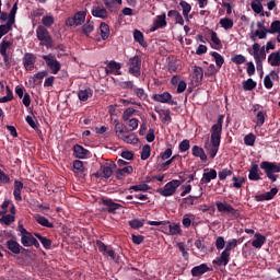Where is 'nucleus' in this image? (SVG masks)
Instances as JSON below:
<instances>
[{
  "instance_id": "obj_1",
  "label": "nucleus",
  "mask_w": 280,
  "mask_h": 280,
  "mask_svg": "<svg viewBox=\"0 0 280 280\" xmlns=\"http://www.w3.org/2000/svg\"><path fill=\"white\" fill-rule=\"evenodd\" d=\"M223 124L224 116L220 115L217 119V122L212 125L210 143H205V149L208 152L210 159H214L218 155V151L220 149V144L222 141V132H223Z\"/></svg>"
},
{
  "instance_id": "obj_2",
  "label": "nucleus",
  "mask_w": 280,
  "mask_h": 280,
  "mask_svg": "<svg viewBox=\"0 0 280 280\" xmlns=\"http://www.w3.org/2000/svg\"><path fill=\"white\" fill-rule=\"evenodd\" d=\"M236 246H237V240L236 238L230 240L225 245V249H223V252L221 253V256L213 259L212 264L214 266H228L231 259V252Z\"/></svg>"
},
{
  "instance_id": "obj_3",
  "label": "nucleus",
  "mask_w": 280,
  "mask_h": 280,
  "mask_svg": "<svg viewBox=\"0 0 280 280\" xmlns=\"http://www.w3.org/2000/svg\"><path fill=\"white\" fill-rule=\"evenodd\" d=\"M36 37L39 40V45L42 47H46L47 49L54 48V37L47 30V27L39 25L36 28Z\"/></svg>"
},
{
  "instance_id": "obj_4",
  "label": "nucleus",
  "mask_w": 280,
  "mask_h": 280,
  "mask_svg": "<svg viewBox=\"0 0 280 280\" xmlns=\"http://www.w3.org/2000/svg\"><path fill=\"white\" fill-rule=\"evenodd\" d=\"M115 132L118 139H122L126 143H139V138H136L133 133H130L124 124L117 122L115 125Z\"/></svg>"
},
{
  "instance_id": "obj_5",
  "label": "nucleus",
  "mask_w": 280,
  "mask_h": 280,
  "mask_svg": "<svg viewBox=\"0 0 280 280\" xmlns=\"http://www.w3.org/2000/svg\"><path fill=\"white\" fill-rule=\"evenodd\" d=\"M260 168L265 171L266 176L270 178L272 183H276L278 178V175H276V173H280V163L262 161V163H260Z\"/></svg>"
},
{
  "instance_id": "obj_6",
  "label": "nucleus",
  "mask_w": 280,
  "mask_h": 280,
  "mask_svg": "<svg viewBox=\"0 0 280 280\" xmlns=\"http://www.w3.org/2000/svg\"><path fill=\"white\" fill-rule=\"evenodd\" d=\"M149 224L151 226H161L162 232H168L170 234H172L173 236L180 234L182 229L179 224H171V222L167 221H149Z\"/></svg>"
},
{
  "instance_id": "obj_7",
  "label": "nucleus",
  "mask_w": 280,
  "mask_h": 280,
  "mask_svg": "<svg viewBox=\"0 0 280 280\" xmlns=\"http://www.w3.org/2000/svg\"><path fill=\"white\" fill-rule=\"evenodd\" d=\"M180 185H182L180 180H178L177 178H174L173 180H170L168 183H166V185L163 186L162 188H158V192L162 197H173V195H175L177 188L180 187Z\"/></svg>"
},
{
  "instance_id": "obj_8",
  "label": "nucleus",
  "mask_w": 280,
  "mask_h": 280,
  "mask_svg": "<svg viewBox=\"0 0 280 280\" xmlns=\"http://www.w3.org/2000/svg\"><path fill=\"white\" fill-rule=\"evenodd\" d=\"M215 207L222 214H231V217L240 218L241 210L234 208V206L230 205L229 202H222L221 200L215 201Z\"/></svg>"
},
{
  "instance_id": "obj_9",
  "label": "nucleus",
  "mask_w": 280,
  "mask_h": 280,
  "mask_svg": "<svg viewBox=\"0 0 280 280\" xmlns=\"http://www.w3.org/2000/svg\"><path fill=\"white\" fill-rule=\"evenodd\" d=\"M43 60H45L48 69H50L51 73L55 75L62 69V66L60 65V61L56 60V56L52 54L43 55Z\"/></svg>"
},
{
  "instance_id": "obj_10",
  "label": "nucleus",
  "mask_w": 280,
  "mask_h": 280,
  "mask_svg": "<svg viewBox=\"0 0 280 280\" xmlns=\"http://www.w3.org/2000/svg\"><path fill=\"white\" fill-rule=\"evenodd\" d=\"M86 21V11H79L73 16L66 20V25L68 27H78Z\"/></svg>"
},
{
  "instance_id": "obj_11",
  "label": "nucleus",
  "mask_w": 280,
  "mask_h": 280,
  "mask_svg": "<svg viewBox=\"0 0 280 280\" xmlns=\"http://www.w3.org/2000/svg\"><path fill=\"white\" fill-rule=\"evenodd\" d=\"M19 10V2H15L11 9V11L8 13V12H2L0 13V21L2 23H10V21L13 20V24L16 23V12Z\"/></svg>"
},
{
  "instance_id": "obj_12",
  "label": "nucleus",
  "mask_w": 280,
  "mask_h": 280,
  "mask_svg": "<svg viewBox=\"0 0 280 280\" xmlns=\"http://www.w3.org/2000/svg\"><path fill=\"white\" fill-rule=\"evenodd\" d=\"M153 100L155 102H161L162 104H171V106H177L178 102L173 100L170 92H163L162 94H153Z\"/></svg>"
},
{
  "instance_id": "obj_13",
  "label": "nucleus",
  "mask_w": 280,
  "mask_h": 280,
  "mask_svg": "<svg viewBox=\"0 0 280 280\" xmlns=\"http://www.w3.org/2000/svg\"><path fill=\"white\" fill-rule=\"evenodd\" d=\"M249 55H252L255 59L256 62V69L257 70H264V63H262V59L259 56V43H254L253 48H247Z\"/></svg>"
},
{
  "instance_id": "obj_14",
  "label": "nucleus",
  "mask_w": 280,
  "mask_h": 280,
  "mask_svg": "<svg viewBox=\"0 0 280 280\" xmlns=\"http://www.w3.org/2000/svg\"><path fill=\"white\" fill-rule=\"evenodd\" d=\"M139 62L140 58L138 55L129 60V72L136 77L141 75V65Z\"/></svg>"
},
{
  "instance_id": "obj_15",
  "label": "nucleus",
  "mask_w": 280,
  "mask_h": 280,
  "mask_svg": "<svg viewBox=\"0 0 280 280\" xmlns=\"http://www.w3.org/2000/svg\"><path fill=\"white\" fill-rule=\"evenodd\" d=\"M121 63L112 60L107 63V66L105 67V73L106 75H110L113 73H115L116 75H121Z\"/></svg>"
},
{
  "instance_id": "obj_16",
  "label": "nucleus",
  "mask_w": 280,
  "mask_h": 280,
  "mask_svg": "<svg viewBox=\"0 0 280 280\" xmlns=\"http://www.w3.org/2000/svg\"><path fill=\"white\" fill-rule=\"evenodd\" d=\"M211 267L207 264H200V265H195V267L191 268L190 273L192 277H201L208 271H211Z\"/></svg>"
},
{
  "instance_id": "obj_17",
  "label": "nucleus",
  "mask_w": 280,
  "mask_h": 280,
  "mask_svg": "<svg viewBox=\"0 0 280 280\" xmlns=\"http://www.w3.org/2000/svg\"><path fill=\"white\" fill-rule=\"evenodd\" d=\"M218 176V171L215 168H205L203 175L200 178L201 185L211 183Z\"/></svg>"
},
{
  "instance_id": "obj_18",
  "label": "nucleus",
  "mask_w": 280,
  "mask_h": 280,
  "mask_svg": "<svg viewBox=\"0 0 280 280\" xmlns=\"http://www.w3.org/2000/svg\"><path fill=\"white\" fill-rule=\"evenodd\" d=\"M23 65L26 71H32L34 69V65H36V56L32 52H26L23 57Z\"/></svg>"
},
{
  "instance_id": "obj_19",
  "label": "nucleus",
  "mask_w": 280,
  "mask_h": 280,
  "mask_svg": "<svg viewBox=\"0 0 280 280\" xmlns=\"http://www.w3.org/2000/svg\"><path fill=\"white\" fill-rule=\"evenodd\" d=\"M166 26H167L166 13H162V15L156 16L150 30L158 31V30H163V27H166Z\"/></svg>"
},
{
  "instance_id": "obj_20",
  "label": "nucleus",
  "mask_w": 280,
  "mask_h": 280,
  "mask_svg": "<svg viewBox=\"0 0 280 280\" xmlns=\"http://www.w3.org/2000/svg\"><path fill=\"white\" fill-rule=\"evenodd\" d=\"M277 79L279 80V70H271L270 74H266L265 79H264V84H265V89H273V81L272 79Z\"/></svg>"
},
{
  "instance_id": "obj_21",
  "label": "nucleus",
  "mask_w": 280,
  "mask_h": 280,
  "mask_svg": "<svg viewBox=\"0 0 280 280\" xmlns=\"http://www.w3.org/2000/svg\"><path fill=\"white\" fill-rule=\"evenodd\" d=\"M277 192H279V188L273 187L269 191L264 192L262 195H256L255 199L258 202H261L264 200H272V198L276 197Z\"/></svg>"
},
{
  "instance_id": "obj_22",
  "label": "nucleus",
  "mask_w": 280,
  "mask_h": 280,
  "mask_svg": "<svg viewBox=\"0 0 280 280\" xmlns=\"http://www.w3.org/2000/svg\"><path fill=\"white\" fill-rule=\"evenodd\" d=\"M92 15L95 16L96 19L106 20L108 19V10H106V8L104 7L94 5L92 8Z\"/></svg>"
},
{
  "instance_id": "obj_23",
  "label": "nucleus",
  "mask_w": 280,
  "mask_h": 280,
  "mask_svg": "<svg viewBox=\"0 0 280 280\" xmlns=\"http://www.w3.org/2000/svg\"><path fill=\"white\" fill-rule=\"evenodd\" d=\"M113 167H115V163H107L101 167V175L100 173L96 174V177L100 178L102 176L103 178H110L113 176Z\"/></svg>"
},
{
  "instance_id": "obj_24",
  "label": "nucleus",
  "mask_w": 280,
  "mask_h": 280,
  "mask_svg": "<svg viewBox=\"0 0 280 280\" xmlns=\"http://www.w3.org/2000/svg\"><path fill=\"white\" fill-rule=\"evenodd\" d=\"M5 246L11 253H13V255H21L22 246L15 240L11 238L7 241Z\"/></svg>"
},
{
  "instance_id": "obj_25",
  "label": "nucleus",
  "mask_w": 280,
  "mask_h": 280,
  "mask_svg": "<svg viewBox=\"0 0 280 280\" xmlns=\"http://www.w3.org/2000/svg\"><path fill=\"white\" fill-rule=\"evenodd\" d=\"M192 79L197 86H199L203 80V68L202 67H192Z\"/></svg>"
},
{
  "instance_id": "obj_26",
  "label": "nucleus",
  "mask_w": 280,
  "mask_h": 280,
  "mask_svg": "<svg viewBox=\"0 0 280 280\" xmlns=\"http://www.w3.org/2000/svg\"><path fill=\"white\" fill-rule=\"evenodd\" d=\"M249 180H260L261 175L259 174V165L257 163H253L249 173H248Z\"/></svg>"
},
{
  "instance_id": "obj_27",
  "label": "nucleus",
  "mask_w": 280,
  "mask_h": 280,
  "mask_svg": "<svg viewBox=\"0 0 280 280\" xmlns=\"http://www.w3.org/2000/svg\"><path fill=\"white\" fill-rule=\"evenodd\" d=\"M192 155L195 158H199L202 162H206L208 160L207 153H205V149L199 145H194L192 149Z\"/></svg>"
},
{
  "instance_id": "obj_28",
  "label": "nucleus",
  "mask_w": 280,
  "mask_h": 280,
  "mask_svg": "<svg viewBox=\"0 0 280 280\" xmlns=\"http://www.w3.org/2000/svg\"><path fill=\"white\" fill-rule=\"evenodd\" d=\"M210 55H211L212 58H214L215 66H217V72H219V70L222 69V67L225 62V59L217 50H211Z\"/></svg>"
},
{
  "instance_id": "obj_29",
  "label": "nucleus",
  "mask_w": 280,
  "mask_h": 280,
  "mask_svg": "<svg viewBox=\"0 0 280 280\" xmlns=\"http://www.w3.org/2000/svg\"><path fill=\"white\" fill-rule=\"evenodd\" d=\"M21 191H23V182L15 180L13 196L18 202H21V200H23V197H21Z\"/></svg>"
},
{
  "instance_id": "obj_30",
  "label": "nucleus",
  "mask_w": 280,
  "mask_h": 280,
  "mask_svg": "<svg viewBox=\"0 0 280 280\" xmlns=\"http://www.w3.org/2000/svg\"><path fill=\"white\" fill-rule=\"evenodd\" d=\"M103 3L109 12H117L118 5H121V0H103Z\"/></svg>"
},
{
  "instance_id": "obj_31",
  "label": "nucleus",
  "mask_w": 280,
  "mask_h": 280,
  "mask_svg": "<svg viewBox=\"0 0 280 280\" xmlns=\"http://www.w3.org/2000/svg\"><path fill=\"white\" fill-rule=\"evenodd\" d=\"M102 203L107 207L108 213H115L121 205L115 203L112 199H102Z\"/></svg>"
},
{
  "instance_id": "obj_32",
  "label": "nucleus",
  "mask_w": 280,
  "mask_h": 280,
  "mask_svg": "<svg viewBox=\"0 0 280 280\" xmlns=\"http://www.w3.org/2000/svg\"><path fill=\"white\" fill-rule=\"evenodd\" d=\"M268 62L271 67H280V50L271 52L268 56Z\"/></svg>"
},
{
  "instance_id": "obj_33",
  "label": "nucleus",
  "mask_w": 280,
  "mask_h": 280,
  "mask_svg": "<svg viewBox=\"0 0 280 280\" xmlns=\"http://www.w3.org/2000/svg\"><path fill=\"white\" fill-rule=\"evenodd\" d=\"M12 25H14V20L12 18L5 24L0 25V38H3V36H5V34L9 32H12Z\"/></svg>"
},
{
  "instance_id": "obj_34",
  "label": "nucleus",
  "mask_w": 280,
  "mask_h": 280,
  "mask_svg": "<svg viewBox=\"0 0 280 280\" xmlns=\"http://www.w3.org/2000/svg\"><path fill=\"white\" fill-rule=\"evenodd\" d=\"M158 114L163 124H170L172 121L171 109H158Z\"/></svg>"
},
{
  "instance_id": "obj_35",
  "label": "nucleus",
  "mask_w": 280,
  "mask_h": 280,
  "mask_svg": "<svg viewBox=\"0 0 280 280\" xmlns=\"http://www.w3.org/2000/svg\"><path fill=\"white\" fill-rule=\"evenodd\" d=\"M35 221L37 224H40V226H46V229H54V223L49 222V220L40 214H36Z\"/></svg>"
},
{
  "instance_id": "obj_36",
  "label": "nucleus",
  "mask_w": 280,
  "mask_h": 280,
  "mask_svg": "<svg viewBox=\"0 0 280 280\" xmlns=\"http://www.w3.org/2000/svg\"><path fill=\"white\" fill-rule=\"evenodd\" d=\"M211 40H212V49H222L223 45H222V40L221 38L218 36V33H215V31H211Z\"/></svg>"
},
{
  "instance_id": "obj_37",
  "label": "nucleus",
  "mask_w": 280,
  "mask_h": 280,
  "mask_svg": "<svg viewBox=\"0 0 280 280\" xmlns=\"http://www.w3.org/2000/svg\"><path fill=\"white\" fill-rule=\"evenodd\" d=\"M73 152H74V155L77 156V159H84L86 156V154H89V150L84 149V147H82L80 144H75L73 147Z\"/></svg>"
},
{
  "instance_id": "obj_38",
  "label": "nucleus",
  "mask_w": 280,
  "mask_h": 280,
  "mask_svg": "<svg viewBox=\"0 0 280 280\" xmlns=\"http://www.w3.org/2000/svg\"><path fill=\"white\" fill-rule=\"evenodd\" d=\"M126 174H132V166H125L122 168H119L116 172V178L118 180H124V178H126Z\"/></svg>"
},
{
  "instance_id": "obj_39",
  "label": "nucleus",
  "mask_w": 280,
  "mask_h": 280,
  "mask_svg": "<svg viewBox=\"0 0 280 280\" xmlns=\"http://www.w3.org/2000/svg\"><path fill=\"white\" fill-rule=\"evenodd\" d=\"M266 243V236H262V234H255V240H253L252 242V246L256 247V248H260L264 246V244Z\"/></svg>"
},
{
  "instance_id": "obj_40",
  "label": "nucleus",
  "mask_w": 280,
  "mask_h": 280,
  "mask_svg": "<svg viewBox=\"0 0 280 280\" xmlns=\"http://www.w3.org/2000/svg\"><path fill=\"white\" fill-rule=\"evenodd\" d=\"M93 30H95V23L93 21H88L83 26H82V32L84 36H91V33H93Z\"/></svg>"
},
{
  "instance_id": "obj_41",
  "label": "nucleus",
  "mask_w": 280,
  "mask_h": 280,
  "mask_svg": "<svg viewBox=\"0 0 280 280\" xmlns=\"http://www.w3.org/2000/svg\"><path fill=\"white\" fill-rule=\"evenodd\" d=\"M100 31H101V37L103 40H106L108 36H110V27L108 26V24L102 22L100 26Z\"/></svg>"
},
{
  "instance_id": "obj_42",
  "label": "nucleus",
  "mask_w": 280,
  "mask_h": 280,
  "mask_svg": "<svg viewBox=\"0 0 280 280\" xmlns=\"http://www.w3.org/2000/svg\"><path fill=\"white\" fill-rule=\"evenodd\" d=\"M78 97L81 102H86L89 97H93V92L91 89L81 90L78 92Z\"/></svg>"
},
{
  "instance_id": "obj_43",
  "label": "nucleus",
  "mask_w": 280,
  "mask_h": 280,
  "mask_svg": "<svg viewBox=\"0 0 280 280\" xmlns=\"http://www.w3.org/2000/svg\"><path fill=\"white\" fill-rule=\"evenodd\" d=\"M269 28L264 27L262 30L257 28L254 34L250 35L252 40H256V37L258 38H266L269 31Z\"/></svg>"
},
{
  "instance_id": "obj_44",
  "label": "nucleus",
  "mask_w": 280,
  "mask_h": 280,
  "mask_svg": "<svg viewBox=\"0 0 280 280\" xmlns=\"http://www.w3.org/2000/svg\"><path fill=\"white\" fill-rule=\"evenodd\" d=\"M220 25L223 27V30H233L234 21L230 18H222L220 19Z\"/></svg>"
},
{
  "instance_id": "obj_45",
  "label": "nucleus",
  "mask_w": 280,
  "mask_h": 280,
  "mask_svg": "<svg viewBox=\"0 0 280 280\" xmlns=\"http://www.w3.org/2000/svg\"><path fill=\"white\" fill-rule=\"evenodd\" d=\"M35 237H37V240H39V242L44 246V248H46L47 250H49V248H51V240L40 235V233H35Z\"/></svg>"
},
{
  "instance_id": "obj_46",
  "label": "nucleus",
  "mask_w": 280,
  "mask_h": 280,
  "mask_svg": "<svg viewBox=\"0 0 280 280\" xmlns=\"http://www.w3.org/2000/svg\"><path fill=\"white\" fill-rule=\"evenodd\" d=\"M35 237L32 235V233H28L26 235L21 236V244L25 247L32 246Z\"/></svg>"
},
{
  "instance_id": "obj_47",
  "label": "nucleus",
  "mask_w": 280,
  "mask_h": 280,
  "mask_svg": "<svg viewBox=\"0 0 280 280\" xmlns=\"http://www.w3.org/2000/svg\"><path fill=\"white\" fill-rule=\"evenodd\" d=\"M252 10L255 13H261L262 16L265 15L264 5H262L260 0H255V1L252 2Z\"/></svg>"
},
{
  "instance_id": "obj_48",
  "label": "nucleus",
  "mask_w": 280,
  "mask_h": 280,
  "mask_svg": "<svg viewBox=\"0 0 280 280\" xmlns=\"http://www.w3.org/2000/svg\"><path fill=\"white\" fill-rule=\"evenodd\" d=\"M243 89L246 91H250L257 89V82L253 79H247L243 81Z\"/></svg>"
},
{
  "instance_id": "obj_49",
  "label": "nucleus",
  "mask_w": 280,
  "mask_h": 280,
  "mask_svg": "<svg viewBox=\"0 0 280 280\" xmlns=\"http://www.w3.org/2000/svg\"><path fill=\"white\" fill-rule=\"evenodd\" d=\"M179 5L182 7L183 9V15L184 18H189V13L191 11V5L190 3H188V1H179Z\"/></svg>"
},
{
  "instance_id": "obj_50",
  "label": "nucleus",
  "mask_w": 280,
  "mask_h": 280,
  "mask_svg": "<svg viewBox=\"0 0 280 280\" xmlns=\"http://www.w3.org/2000/svg\"><path fill=\"white\" fill-rule=\"evenodd\" d=\"M42 23H43V27H51V25H54V23H56V20L54 19L52 15H45L43 19H42Z\"/></svg>"
},
{
  "instance_id": "obj_51",
  "label": "nucleus",
  "mask_w": 280,
  "mask_h": 280,
  "mask_svg": "<svg viewBox=\"0 0 280 280\" xmlns=\"http://www.w3.org/2000/svg\"><path fill=\"white\" fill-rule=\"evenodd\" d=\"M177 246H178V249L182 253V256L184 257V259H186V261H188L190 255H189V252H187V249H186L185 243L184 242H178Z\"/></svg>"
},
{
  "instance_id": "obj_52",
  "label": "nucleus",
  "mask_w": 280,
  "mask_h": 280,
  "mask_svg": "<svg viewBox=\"0 0 280 280\" xmlns=\"http://www.w3.org/2000/svg\"><path fill=\"white\" fill-rule=\"evenodd\" d=\"M244 143L245 145L253 148L256 143V136L254 133H248L244 137Z\"/></svg>"
},
{
  "instance_id": "obj_53",
  "label": "nucleus",
  "mask_w": 280,
  "mask_h": 280,
  "mask_svg": "<svg viewBox=\"0 0 280 280\" xmlns=\"http://www.w3.org/2000/svg\"><path fill=\"white\" fill-rule=\"evenodd\" d=\"M266 116H267L266 112L264 110L258 112L256 114V126H259V127L264 126Z\"/></svg>"
},
{
  "instance_id": "obj_54",
  "label": "nucleus",
  "mask_w": 280,
  "mask_h": 280,
  "mask_svg": "<svg viewBox=\"0 0 280 280\" xmlns=\"http://www.w3.org/2000/svg\"><path fill=\"white\" fill-rule=\"evenodd\" d=\"M279 32H280V21L279 20L272 21L270 28H268V33L270 34L278 33L279 35Z\"/></svg>"
},
{
  "instance_id": "obj_55",
  "label": "nucleus",
  "mask_w": 280,
  "mask_h": 280,
  "mask_svg": "<svg viewBox=\"0 0 280 280\" xmlns=\"http://www.w3.org/2000/svg\"><path fill=\"white\" fill-rule=\"evenodd\" d=\"M15 218L12 214H5L0 219L1 224H5L7 226H10L12 222H14Z\"/></svg>"
},
{
  "instance_id": "obj_56",
  "label": "nucleus",
  "mask_w": 280,
  "mask_h": 280,
  "mask_svg": "<svg viewBox=\"0 0 280 280\" xmlns=\"http://www.w3.org/2000/svg\"><path fill=\"white\" fill-rule=\"evenodd\" d=\"M178 149L182 153H185L186 151H189L190 149V141L189 139H183V141H180Z\"/></svg>"
},
{
  "instance_id": "obj_57",
  "label": "nucleus",
  "mask_w": 280,
  "mask_h": 280,
  "mask_svg": "<svg viewBox=\"0 0 280 280\" xmlns=\"http://www.w3.org/2000/svg\"><path fill=\"white\" fill-rule=\"evenodd\" d=\"M10 47H12V42L3 39L0 44V54H8Z\"/></svg>"
},
{
  "instance_id": "obj_58",
  "label": "nucleus",
  "mask_w": 280,
  "mask_h": 280,
  "mask_svg": "<svg viewBox=\"0 0 280 280\" xmlns=\"http://www.w3.org/2000/svg\"><path fill=\"white\" fill-rule=\"evenodd\" d=\"M151 153H152V148H151V145H149V144L143 145V147H142L141 159H142V160L149 159L150 155H151Z\"/></svg>"
},
{
  "instance_id": "obj_59",
  "label": "nucleus",
  "mask_w": 280,
  "mask_h": 280,
  "mask_svg": "<svg viewBox=\"0 0 280 280\" xmlns=\"http://www.w3.org/2000/svg\"><path fill=\"white\" fill-rule=\"evenodd\" d=\"M73 170L77 174H82V172H84V163L82 161L75 160L73 162Z\"/></svg>"
},
{
  "instance_id": "obj_60",
  "label": "nucleus",
  "mask_w": 280,
  "mask_h": 280,
  "mask_svg": "<svg viewBox=\"0 0 280 280\" xmlns=\"http://www.w3.org/2000/svg\"><path fill=\"white\" fill-rule=\"evenodd\" d=\"M231 175H233V171L231 168H222V171L219 172L220 180H225V178L231 177Z\"/></svg>"
},
{
  "instance_id": "obj_61",
  "label": "nucleus",
  "mask_w": 280,
  "mask_h": 280,
  "mask_svg": "<svg viewBox=\"0 0 280 280\" xmlns=\"http://www.w3.org/2000/svg\"><path fill=\"white\" fill-rule=\"evenodd\" d=\"M127 124H128V128H127L128 132L135 130L136 128H139V119L137 118L129 119Z\"/></svg>"
},
{
  "instance_id": "obj_62",
  "label": "nucleus",
  "mask_w": 280,
  "mask_h": 280,
  "mask_svg": "<svg viewBox=\"0 0 280 280\" xmlns=\"http://www.w3.org/2000/svg\"><path fill=\"white\" fill-rule=\"evenodd\" d=\"M231 60L234 65H244L246 62V57L244 55H234Z\"/></svg>"
},
{
  "instance_id": "obj_63",
  "label": "nucleus",
  "mask_w": 280,
  "mask_h": 280,
  "mask_svg": "<svg viewBox=\"0 0 280 280\" xmlns=\"http://www.w3.org/2000/svg\"><path fill=\"white\" fill-rule=\"evenodd\" d=\"M232 180L234 182V183H233V187H234V188H242V185H243L244 183H246V178H245V177H242V178L240 179V177L234 176V177L232 178Z\"/></svg>"
},
{
  "instance_id": "obj_64",
  "label": "nucleus",
  "mask_w": 280,
  "mask_h": 280,
  "mask_svg": "<svg viewBox=\"0 0 280 280\" xmlns=\"http://www.w3.org/2000/svg\"><path fill=\"white\" fill-rule=\"evenodd\" d=\"M215 246L217 249H223V247L225 246V240L223 236H218L215 240Z\"/></svg>"
}]
</instances>
